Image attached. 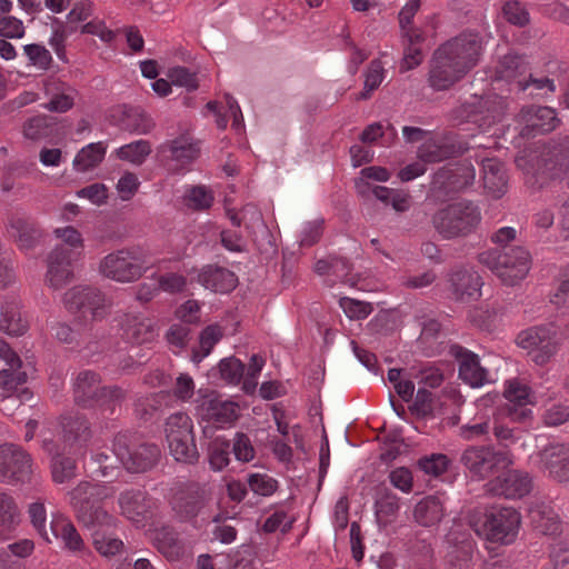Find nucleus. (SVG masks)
Here are the masks:
<instances>
[{
  "label": "nucleus",
  "mask_w": 569,
  "mask_h": 569,
  "mask_svg": "<svg viewBox=\"0 0 569 569\" xmlns=\"http://www.w3.org/2000/svg\"><path fill=\"white\" fill-rule=\"evenodd\" d=\"M70 503L77 520L92 529L112 528L116 518L104 510L102 502L108 497V489L100 483L81 481L70 492Z\"/></svg>",
  "instance_id": "1"
},
{
  "label": "nucleus",
  "mask_w": 569,
  "mask_h": 569,
  "mask_svg": "<svg viewBox=\"0 0 569 569\" xmlns=\"http://www.w3.org/2000/svg\"><path fill=\"white\" fill-rule=\"evenodd\" d=\"M469 525L483 539L500 543H512L518 535L521 516L511 507H491L485 511H473Z\"/></svg>",
  "instance_id": "2"
},
{
  "label": "nucleus",
  "mask_w": 569,
  "mask_h": 569,
  "mask_svg": "<svg viewBox=\"0 0 569 569\" xmlns=\"http://www.w3.org/2000/svg\"><path fill=\"white\" fill-rule=\"evenodd\" d=\"M481 264L493 271L507 286H515L529 272V252L521 246H502L478 254Z\"/></svg>",
  "instance_id": "3"
},
{
  "label": "nucleus",
  "mask_w": 569,
  "mask_h": 569,
  "mask_svg": "<svg viewBox=\"0 0 569 569\" xmlns=\"http://www.w3.org/2000/svg\"><path fill=\"white\" fill-rule=\"evenodd\" d=\"M480 221L478 206L467 200L447 204L431 217L432 227L446 240L469 236L478 228Z\"/></svg>",
  "instance_id": "4"
},
{
  "label": "nucleus",
  "mask_w": 569,
  "mask_h": 569,
  "mask_svg": "<svg viewBox=\"0 0 569 569\" xmlns=\"http://www.w3.org/2000/svg\"><path fill=\"white\" fill-rule=\"evenodd\" d=\"M101 377L92 370L78 373L73 383V400L81 408L96 406L107 407L112 412L114 405L121 403L127 396L126 390L119 386H100Z\"/></svg>",
  "instance_id": "5"
},
{
  "label": "nucleus",
  "mask_w": 569,
  "mask_h": 569,
  "mask_svg": "<svg viewBox=\"0 0 569 569\" xmlns=\"http://www.w3.org/2000/svg\"><path fill=\"white\" fill-rule=\"evenodd\" d=\"M516 162L518 167H522V162L530 163L535 174L550 179L569 177V137L550 139L538 153L518 158Z\"/></svg>",
  "instance_id": "6"
},
{
  "label": "nucleus",
  "mask_w": 569,
  "mask_h": 569,
  "mask_svg": "<svg viewBox=\"0 0 569 569\" xmlns=\"http://www.w3.org/2000/svg\"><path fill=\"white\" fill-rule=\"evenodd\" d=\"M112 449L127 471L142 473L153 469L161 459V449L152 442H132V435L120 431L113 438Z\"/></svg>",
  "instance_id": "7"
},
{
  "label": "nucleus",
  "mask_w": 569,
  "mask_h": 569,
  "mask_svg": "<svg viewBox=\"0 0 569 569\" xmlns=\"http://www.w3.org/2000/svg\"><path fill=\"white\" fill-rule=\"evenodd\" d=\"M148 256L138 246L122 248L106 256L100 262L101 273L119 282L138 280L148 269Z\"/></svg>",
  "instance_id": "8"
},
{
  "label": "nucleus",
  "mask_w": 569,
  "mask_h": 569,
  "mask_svg": "<svg viewBox=\"0 0 569 569\" xmlns=\"http://www.w3.org/2000/svg\"><path fill=\"white\" fill-rule=\"evenodd\" d=\"M473 180L475 169L468 161L443 166L433 173L428 194L443 202L471 186Z\"/></svg>",
  "instance_id": "9"
},
{
  "label": "nucleus",
  "mask_w": 569,
  "mask_h": 569,
  "mask_svg": "<svg viewBox=\"0 0 569 569\" xmlns=\"http://www.w3.org/2000/svg\"><path fill=\"white\" fill-rule=\"evenodd\" d=\"M460 462L472 477L486 479L506 470L511 460L503 451L487 446H472L462 452Z\"/></svg>",
  "instance_id": "10"
},
{
  "label": "nucleus",
  "mask_w": 569,
  "mask_h": 569,
  "mask_svg": "<svg viewBox=\"0 0 569 569\" xmlns=\"http://www.w3.org/2000/svg\"><path fill=\"white\" fill-rule=\"evenodd\" d=\"M32 475L31 457L21 447L13 443L0 446V481L24 483Z\"/></svg>",
  "instance_id": "11"
},
{
  "label": "nucleus",
  "mask_w": 569,
  "mask_h": 569,
  "mask_svg": "<svg viewBox=\"0 0 569 569\" xmlns=\"http://www.w3.org/2000/svg\"><path fill=\"white\" fill-rule=\"evenodd\" d=\"M439 49L468 73L479 60L482 40L479 33L465 31L441 44Z\"/></svg>",
  "instance_id": "12"
},
{
  "label": "nucleus",
  "mask_w": 569,
  "mask_h": 569,
  "mask_svg": "<svg viewBox=\"0 0 569 569\" xmlns=\"http://www.w3.org/2000/svg\"><path fill=\"white\" fill-rule=\"evenodd\" d=\"M556 332L547 327H533L521 331L517 337V343L522 349L529 350L531 360L542 366L557 352Z\"/></svg>",
  "instance_id": "13"
},
{
  "label": "nucleus",
  "mask_w": 569,
  "mask_h": 569,
  "mask_svg": "<svg viewBox=\"0 0 569 569\" xmlns=\"http://www.w3.org/2000/svg\"><path fill=\"white\" fill-rule=\"evenodd\" d=\"M466 74L467 72L458 67V64L439 48L435 50L428 72V83L433 90H449Z\"/></svg>",
  "instance_id": "14"
},
{
  "label": "nucleus",
  "mask_w": 569,
  "mask_h": 569,
  "mask_svg": "<svg viewBox=\"0 0 569 569\" xmlns=\"http://www.w3.org/2000/svg\"><path fill=\"white\" fill-rule=\"evenodd\" d=\"M469 144L457 134L447 133L437 141H428L418 149V158L426 163H436L462 156Z\"/></svg>",
  "instance_id": "15"
},
{
  "label": "nucleus",
  "mask_w": 569,
  "mask_h": 569,
  "mask_svg": "<svg viewBox=\"0 0 569 569\" xmlns=\"http://www.w3.org/2000/svg\"><path fill=\"white\" fill-rule=\"evenodd\" d=\"M109 121L120 130L136 132L139 134L149 133L154 122L140 107L119 104L109 110Z\"/></svg>",
  "instance_id": "16"
},
{
  "label": "nucleus",
  "mask_w": 569,
  "mask_h": 569,
  "mask_svg": "<svg viewBox=\"0 0 569 569\" xmlns=\"http://www.w3.org/2000/svg\"><path fill=\"white\" fill-rule=\"evenodd\" d=\"M170 503L180 521H191L204 506L203 491L197 482L184 483L177 489Z\"/></svg>",
  "instance_id": "17"
},
{
  "label": "nucleus",
  "mask_w": 569,
  "mask_h": 569,
  "mask_svg": "<svg viewBox=\"0 0 569 569\" xmlns=\"http://www.w3.org/2000/svg\"><path fill=\"white\" fill-rule=\"evenodd\" d=\"M8 233L21 250L34 249L44 238L43 229L33 218L19 213L8 219Z\"/></svg>",
  "instance_id": "18"
},
{
  "label": "nucleus",
  "mask_w": 569,
  "mask_h": 569,
  "mask_svg": "<svg viewBox=\"0 0 569 569\" xmlns=\"http://www.w3.org/2000/svg\"><path fill=\"white\" fill-rule=\"evenodd\" d=\"M199 393L201 395V400L198 409L202 419L219 423H231L239 418V406L237 402L222 400L214 390L207 391L206 393L199 390Z\"/></svg>",
  "instance_id": "19"
},
{
  "label": "nucleus",
  "mask_w": 569,
  "mask_h": 569,
  "mask_svg": "<svg viewBox=\"0 0 569 569\" xmlns=\"http://www.w3.org/2000/svg\"><path fill=\"white\" fill-rule=\"evenodd\" d=\"M487 492L505 498H521L530 492L531 479L527 473L518 470L502 471L501 475L490 480L487 485Z\"/></svg>",
  "instance_id": "20"
},
{
  "label": "nucleus",
  "mask_w": 569,
  "mask_h": 569,
  "mask_svg": "<svg viewBox=\"0 0 569 569\" xmlns=\"http://www.w3.org/2000/svg\"><path fill=\"white\" fill-rule=\"evenodd\" d=\"M449 353L457 359L459 377L473 388L481 387L487 380V370L481 367L479 357L460 345H451Z\"/></svg>",
  "instance_id": "21"
},
{
  "label": "nucleus",
  "mask_w": 569,
  "mask_h": 569,
  "mask_svg": "<svg viewBox=\"0 0 569 569\" xmlns=\"http://www.w3.org/2000/svg\"><path fill=\"white\" fill-rule=\"evenodd\" d=\"M448 282L457 301L468 302L480 296L481 277L473 270L457 268L449 273Z\"/></svg>",
  "instance_id": "22"
},
{
  "label": "nucleus",
  "mask_w": 569,
  "mask_h": 569,
  "mask_svg": "<svg viewBox=\"0 0 569 569\" xmlns=\"http://www.w3.org/2000/svg\"><path fill=\"white\" fill-rule=\"evenodd\" d=\"M63 301L69 311L89 312L94 318L103 303V296L97 288L73 287L64 293Z\"/></svg>",
  "instance_id": "23"
},
{
  "label": "nucleus",
  "mask_w": 569,
  "mask_h": 569,
  "mask_svg": "<svg viewBox=\"0 0 569 569\" xmlns=\"http://www.w3.org/2000/svg\"><path fill=\"white\" fill-rule=\"evenodd\" d=\"M71 250L66 246H57L47 258V282L53 289H60L72 278Z\"/></svg>",
  "instance_id": "24"
},
{
  "label": "nucleus",
  "mask_w": 569,
  "mask_h": 569,
  "mask_svg": "<svg viewBox=\"0 0 569 569\" xmlns=\"http://www.w3.org/2000/svg\"><path fill=\"white\" fill-rule=\"evenodd\" d=\"M529 63L523 56L508 53L503 56L496 67V80H503L509 83H516L518 90L523 91L528 88L527 74Z\"/></svg>",
  "instance_id": "25"
},
{
  "label": "nucleus",
  "mask_w": 569,
  "mask_h": 569,
  "mask_svg": "<svg viewBox=\"0 0 569 569\" xmlns=\"http://www.w3.org/2000/svg\"><path fill=\"white\" fill-rule=\"evenodd\" d=\"M119 507L121 515L139 525L150 516V503L147 491L131 488L120 493Z\"/></svg>",
  "instance_id": "26"
},
{
  "label": "nucleus",
  "mask_w": 569,
  "mask_h": 569,
  "mask_svg": "<svg viewBox=\"0 0 569 569\" xmlns=\"http://www.w3.org/2000/svg\"><path fill=\"white\" fill-rule=\"evenodd\" d=\"M198 282L213 292L228 293L237 287L238 277L224 267L207 264L200 270Z\"/></svg>",
  "instance_id": "27"
},
{
  "label": "nucleus",
  "mask_w": 569,
  "mask_h": 569,
  "mask_svg": "<svg viewBox=\"0 0 569 569\" xmlns=\"http://www.w3.org/2000/svg\"><path fill=\"white\" fill-rule=\"evenodd\" d=\"M120 323L124 338L132 345L149 343L157 336L153 321L147 317L127 313Z\"/></svg>",
  "instance_id": "28"
},
{
  "label": "nucleus",
  "mask_w": 569,
  "mask_h": 569,
  "mask_svg": "<svg viewBox=\"0 0 569 569\" xmlns=\"http://www.w3.org/2000/svg\"><path fill=\"white\" fill-rule=\"evenodd\" d=\"M483 188L495 199L501 198L508 188V176L503 163L496 158L481 160Z\"/></svg>",
  "instance_id": "29"
},
{
  "label": "nucleus",
  "mask_w": 569,
  "mask_h": 569,
  "mask_svg": "<svg viewBox=\"0 0 569 569\" xmlns=\"http://www.w3.org/2000/svg\"><path fill=\"white\" fill-rule=\"evenodd\" d=\"M539 456L553 478L559 481L569 479V447L563 443L550 445Z\"/></svg>",
  "instance_id": "30"
},
{
  "label": "nucleus",
  "mask_w": 569,
  "mask_h": 569,
  "mask_svg": "<svg viewBox=\"0 0 569 569\" xmlns=\"http://www.w3.org/2000/svg\"><path fill=\"white\" fill-rule=\"evenodd\" d=\"M529 518L533 528L545 536H558L562 525L558 513L552 507L541 502L529 509Z\"/></svg>",
  "instance_id": "31"
},
{
  "label": "nucleus",
  "mask_w": 569,
  "mask_h": 569,
  "mask_svg": "<svg viewBox=\"0 0 569 569\" xmlns=\"http://www.w3.org/2000/svg\"><path fill=\"white\" fill-rule=\"evenodd\" d=\"M162 152H170L172 160L183 164L191 163L200 156V142L189 133H183L160 147Z\"/></svg>",
  "instance_id": "32"
},
{
  "label": "nucleus",
  "mask_w": 569,
  "mask_h": 569,
  "mask_svg": "<svg viewBox=\"0 0 569 569\" xmlns=\"http://www.w3.org/2000/svg\"><path fill=\"white\" fill-rule=\"evenodd\" d=\"M29 328L28 320L23 317L20 303L10 299L7 300L0 310V330L9 336H23Z\"/></svg>",
  "instance_id": "33"
},
{
  "label": "nucleus",
  "mask_w": 569,
  "mask_h": 569,
  "mask_svg": "<svg viewBox=\"0 0 569 569\" xmlns=\"http://www.w3.org/2000/svg\"><path fill=\"white\" fill-rule=\"evenodd\" d=\"M61 130L57 118L52 116H36L23 124L24 137L33 141L53 139L61 136Z\"/></svg>",
  "instance_id": "34"
},
{
  "label": "nucleus",
  "mask_w": 569,
  "mask_h": 569,
  "mask_svg": "<svg viewBox=\"0 0 569 569\" xmlns=\"http://www.w3.org/2000/svg\"><path fill=\"white\" fill-rule=\"evenodd\" d=\"M489 98L475 94L472 100L466 101L452 109L451 118L458 124L466 122L478 123L482 119H487L486 112H489Z\"/></svg>",
  "instance_id": "35"
},
{
  "label": "nucleus",
  "mask_w": 569,
  "mask_h": 569,
  "mask_svg": "<svg viewBox=\"0 0 569 569\" xmlns=\"http://www.w3.org/2000/svg\"><path fill=\"white\" fill-rule=\"evenodd\" d=\"M413 516L419 525L433 526L443 517V503L438 496H427L416 505Z\"/></svg>",
  "instance_id": "36"
},
{
  "label": "nucleus",
  "mask_w": 569,
  "mask_h": 569,
  "mask_svg": "<svg viewBox=\"0 0 569 569\" xmlns=\"http://www.w3.org/2000/svg\"><path fill=\"white\" fill-rule=\"evenodd\" d=\"M63 439L67 442H86L91 438L88 419L81 415H68L61 418Z\"/></svg>",
  "instance_id": "37"
},
{
  "label": "nucleus",
  "mask_w": 569,
  "mask_h": 569,
  "mask_svg": "<svg viewBox=\"0 0 569 569\" xmlns=\"http://www.w3.org/2000/svg\"><path fill=\"white\" fill-rule=\"evenodd\" d=\"M167 441L190 440L194 441L192 421L184 412L171 415L166 422Z\"/></svg>",
  "instance_id": "38"
},
{
  "label": "nucleus",
  "mask_w": 569,
  "mask_h": 569,
  "mask_svg": "<svg viewBox=\"0 0 569 569\" xmlns=\"http://www.w3.org/2000/svg\"><path fill=\"white\" fill-rule=\"evenodd\" d=\"M51 529L54 531L58 539L61 537L64 546L70 550H81L83 547V540L76 527L63 516H58L51 521Z\"/></svg>",
  "instance_id": "39"
},
{
  "label": "nucleus",
  "mask_w": 569,
  "mask_h": 569,
  "mask_svg": "<svg viewBox=\"0 0 569 569\" xmlns=\"http://www.w3.org/2000/svg\"><path fill=\"white\" fill-rule=\"evenodd\" d=\"M407 44L403 51V58L400 66L401 71H408L415 69L423 61V52L421 44L425 41V37L419 32H406Z\"/></svg>",
  "instance_id": "40"
},
{
  "label": "nucleus",
  "mask_w": 569,
  "mask_h": 569,
  "mask_svg": "<svg viewBox=\"0 0 569 569\" xmlns=\"http://www.w3.org/2000/svg\"><path fill=\"white\" fill-rule=\"evenodd\" d=\"M153 543L158 551L169 560H177L182 553V547L177 539L176 532L168 528H161L156 531Z\"/></svg>",
  "instance_id": "41"
},
{
  "label": "nucleus",
  "mask_w": 569,
  "mask_h": 569,
  "mask_svg": "<svg viewBox=\"0 0 569 569\" xmlns=\"http://www.w3.org/2000/svg\"><path fill=\"white\" fill-rule=\"evenodd\" d=\"M106 148L101 142L82 148L73 160V166L81 171L96 168L104 158Z\"/></svg>",
  "instance_id": "42"
},
{
  "label": "nucleus",
  "mask_w": 569,
  "mask_h": 569,
  "mask_svg": "<svg viewBox=\"0 0 569 569\" xmlns=\"http://www.w3.org/2000/svg\"><path fill=\"white\" fill-rule=\"evenodd\" d=\"M223 337V332L219 325L207 326L199 336L200 350L193 349L191 359L193 362H200L207 357L214 345Z\"/></svg>",
  "instance_id": "43"
},
{
  "label": "nucleus",
  "mask_w": 569,
  "mask_h": 569,
  "mask_svg": "<svg viewBox=\"0 0 569 569\" xmlns=\"http://www.w3.org/2000/svg\"><path fill=\"white\" fill-rule=\"evenodd\" d=\"M22 50L27 57L28 66L41 72H46L51 68L53 62L52 56L44 46L30 43L23 46Z\"/></svg>",
  "instance_id": "44"
},
{
  "label": "nucleus",
  "mask_w": 569,
  "mask_h": 569,
  "mask_svg": "<svg viewBox=\"0 0 569 569\" xmlns=\"http://www.w3.org/2000/svg\"><path fill=\"white\" fill-rule=\"evenodd\" d=\"M230 441L222 438H213L208 447L209 463L213 470L220 471L229 463Z\"/></svg>",
  "instance_id": "45"
},
{
  "label": "nucleus",
  "mask_w": 569,
  "mask_h": 569,
  "mask_svg": "<svg viewBox=\"0 0 569 569\" xmlns=\"http://www.w3.org/2000/svg\"><path fill=\"white\" fill-rule=\"evenodd\" d=\"M77 463L71 457L57 455L51 461L52 480L56 483H64L76 477Z\"/></svg>",
  "instance_id": "46"
},
{
  "label": "nucleus",
  "mask_w": 569,
  "mask_h": 569,
  "mask_svg": "<svg viewBox=\"0 0 569 569\" xmlns=\"http://www.w3.org/2000/svg\"><path fill=\"white\" fill-rule=\"evenodd\" d=\"M151 153V146L147 140H138L120 147L117 150V156L121 160L141 164L146 158Z\"/></svg>",
  "instance_id": "47"
},
{
  "label": "nucleus",
  "mask_w": 569,
  "mask_h": 569,
  "mask_svg": "<svg viewBox=\"0 0 569 569\" xmlns=\"http://www.w3.org/2000/svg\"><path fill=\"white\" fill-rule=\"evenodd\" d=\"M92 543L96 550L103 557H112L123 547V542L120 539L108 535L103 528L92 531Z\"/></svg>",
  "instance_id": "48"
},
{
  "label": "nucleus",
  "mask_w": 569,
  "mask_h": 569,
  "mask_svg": "<svg viewBox=\"0 0 569 569\" xmlns=\"http://www.w3.org/2000/svg\"><path fill=\"white\" fill-rule=\"evenodd\" d=\"M528 121V126L539 133H547L555 130L559 122L555 110L549 107L537 108L535 114H532Z\"/></svg>",
  "instance_id": "49"
},
{
  "label": "nucleus",
  "mask_w": 569,
  "mask_h": 569,
  "mask_svg": "<svg viewBox=\"0 0 569 569\" xmlns=\"http://www.w3.org/2000/svg\"><path fill=\"white\" fill-rule=\"evenodd\" d=\"M170 453L177 461L193 465L199 460L196 442L190 440L168 441Z\"/></svg>",
  "instance_id": "50"
},
{
  "label": "nucleus",
  "mask_w": 569,
  "mask_h": 569,
  "mask_svg": "<svg viewBox=\"0 0 569 569\" xmlns=\"http://www.w3.org/2000/svg\"><path fill=\"white\" fill-rule=\"evenodd\" d=\"M28 513L30 516L33 527L38 530L41 537L51 542L52 538L56 537L54 531L50 528L47 530V511L43 501H36L29 506Z\"/></svg>",
  "instance_id": "51"
},
{
  "label": "nucleus",
  "mask_w": 569,
  "mask_h": 569,
  "mask_svg": "<svg viewBox=\"0 0 569 569\" xmlns=\"http://www.w3.org/2000/svg\"><path fill=\"white\" fill-rule=\"evenodd\" d=\"M19 521V511L13 498L0 492V529L10 530Z\"/></svg>",
  "instance_id": "52"
},
{
  "label": "nucleus",
  "mask_w": 569,
  "mask_h": 569,
  "mask_svg": "<svg viewBox=\"0 0 569 569\" xmlns=\"http://www.w3.org/2000/svg\"><path fill=\"white\" fill-rule=\"evenodd\" d=\"M383 67L380 60L375 59L370 62L363 83V91L360 92L358 100H367L371 92L379 88L383 79Z\"/></svg>",
  "instance_id": "53"
},
{
  "label": "nucleus",
  "mask_w": 569,
  "mask_h": 569,
  "mask_svg": "<svg viewBox=\"0 0 569 569\" xmlns=\"http://www.w3.org/2000/svg\"><path fill=\"white\" fill-rule=\"evenodd\" d=\"M184 201L193 210H206L212 206L213 194L204 186H194L188 191Z\"/></svg>",
  "instance_id": "54"
},
{
  "label": "nucleus",
  "mask_w": 569,
  "mask_h": 569,
  "mask_svg": "<svg viewBox=\"0 0 569 569\" xmlns=\"http://www.w3.org/2000/svg\"><path fill=\"white\" fill-rule=\"evenodd\" d=\"M219 370L222 379L237 385L243 378L244 365L236 357H229L220 361Z\"/></svg>",
  "instance_id": "55"
},
{
  "label": "nucleus",
  "mask_w": 569,
  "mask_h": 569,
  "mask_svg": "<svg viewBox=\"0 0 569 569\" xmlns=\"http://www.w3.org/2000/svg\"><path fill=\"white\" fill-rule=\"evenodd\" d=\"M167 77L174 86L184 87L188 91L198 89L199 83L196 73L191 72L186 67H173L168 70Z\"/></svg>",
  "instance_id": "56"
},
{
  "label": "nucleus",
  "mask_w": 569,
  "mask_h": 569,
  "mask_svg": "<svg viewBox=\"0 0 569 569\" xmlns=\"http://www.w3.org/2000/svg\"><path fill=\"white\" fill-rule=\"evenodd\" d=\"M450 460L446 455L433 453L418 460V467L427 475L438 477L447 471Z\"/></svg>",
  "instance_id": "57"
},
{
  "label": "nucleus",
  "mask_w": 569,
  "mask_h": 569,
  "mask_svg": "<svg viewBox=\"0 0 569 569\" xmlns=\"http://www.w3.org/2000/svg\"><path fill=\"white\" fill-rule=\"evenodd\" d=\"M339 305L350 319H363L373 310L371 303L348 297L340 298Z\"/></svg>",
  "instance_id": "58"
},
{
  "label": "nucleus",
  "mask_w": 569,
  "mask_h": 569,
  "mask_svg": "<svg viewBox=\"0 0 569 569\" xmlns=\"http://www.w3.org/2000/svg\"><path fill=\"white\" fill-rule=\"evenodd\" d=\"M432 403H433L432 392L425 388H419L416 393L415 402L412 403V406L409 407V409L417 417L425 418L432 413V411H433Z\"/></svg>",
  "instance_id": "59"
},
{
  "label": "nucleus",
  "mask_w": 569,
  "mask_h": 569,
  "mask_svg": "<svg viewBox=\"0 0 569 569\" xmlns=\"http://www.w3.org/2000/svg\"><path fill=\"white\" fill-rule=\"evenodd\" d=\"M505 19L515 26L523 27L529 22V14L519 1H507L502 7Z\"/></svg>",
  "instance_id": "60"
},
{
  "label": "nucleus",
  "mask_w": 569,
  "mask_h": 569,
  "mask_svg": "<svg viewBox=\"0 0 569 569\" xmlns=\"http://www.w3.org/2000/svg\"><path fill=\"white\" fill-rule=\"evenodd\" d=\"M248 485L250 489L260 496H270L272 495L278 487V483L274 479L259 473H252L248 477Z\"/></svg>",
  "instance_id": "61"
},
{
  "label": "nucleus",
  "mask_w": 569,
  "mask_h": 569,
  "mask_svg": "<svg viewBox=\"0 0 569 569\" xmlns=\"http://www.w3.org/2000/svg\"><path fill=\"white\" fill-rule=\"evenodd\" d=\"M232 451L239 461L248 462L254 457V449L249 437L243 432H237Z\"/></svg>",
  "instance_id": "62"
},
{
  "label": "nucleus",
  "mask_w": 569,
  "mask_h": 569,
  "mask_svg": "<svg viewBox=\"0 0 569 569\" xmlns=\"http://www.w3.org/2000/svg\"><path fill=\"white\" fill-rule=\"evenodd\" d=\"M24 27L21 20L12 16H6L0 19V37L4 39L22 38Z\"/></svg>",
  "instance_id": "63"
},
{
  "label": "nucleus",
  "mask_w": 569,
  "mask_h": 569,
  "mask_svg": "<svg viewBox=\"0 0 569 569\" xmlns=\"http://www.w3.org/2000/svg\"><path fill=\"white\" fill-rule=\"evenodd\" d=\"M80 198H87L97 206L104 204L108 199V189L103 183L96 182L77 191Z\"/></svg>",
  "instance_id": "64"
}]
</instances>
